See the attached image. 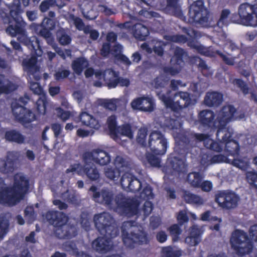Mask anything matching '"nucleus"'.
I'll return each mask as SVG.
<instances>
[{
  "mask_svg": "<svg viewBox=\"0 0 257 257\" xmlns=\"http://www.w3.org/2000/svg\"><path fill=\"white\" fill-rule=\"evenodd\" d=\"M230 14V11L228 9H223L222 10L220 16L217 22V25L219 28H223L229 24V16Z\"/></svg>",
  "mask_w": 257,
  "mask_h": 257,
  "instance_id": "nucleus-43",
  "label": "nucleus"
},
{
  "mask_svg": "<svg viewBox=\"0 0 257 257\" xmlns=\"http://www.w3.org/2000/svg\"><path fill=\"white\" fill-rule=\"evenodd\" d=\"M246 180L252 187L257 189V173L248 172L246 175Z\"/></svg>",
  "mask_w": 257,
  "mask_h": 257,
  "instance_id": "nucleus-59",
  "label": "nucleus"
},
{
  "mask_svg": "<svg viewBox=\"0 0 257 257\" xmlns=\"http://www.w3.org/2000/svg\"><path fill=\"white\" fill-rule=\"evenodd\" d=\"M37 58L35 56H32L28 59H24L22 62L24 70L27 71L28 73H31L33 71H36L37 69Z\"/></svg>",
  "mask_w": 257,
  "mask_h": 257,
  "instance_id": "nucleus-39",
  "label": "nucleus"
},
{
  "mask_svg": "<svg viewBox=\"0 0 257 257\" xmlns=\"http://www.w3.org/2000/svg\"><path fill=\"white\" fill-rule=\"evenodd\" d=\"M214 118L215 114L213 111L210 110H203L198 114L199 122L201 126L205 128L213 127L217 128Z\"/></svg>",
  "mask_w": 257,
  "mask_h": 257,
  "instance_id": "nucleus-21",
  "label": "nucleus"
},
{
  "mask_svg": "<svg viewBox=\"0 0 257 257\" xmlns=\"http://www.w3.org/2000/svg\"><path fill=\"white\" fill-rule=\"evenodd\" d=\"M111 45L109 43H104L100 50V54L103 57H107L111 53Z\"/></svg>",
  "mask_w": 257,
  "mask_h": 257,
  "instance_id": "nucleus-64",
  "label": "nucleus"
},
{
  "mask_svg": "<svg viewBox=\"0 0 257 257\" xmlns=\"http://www.w3.org/2000/svg\"><path fill=\"white\" fill-rule=\"evenodd\" d=\"M131 186L130 187V192L136 193L139 192L142 187L141 181L133 174L132 178Z\"/></svg>",
  "mask_w": 257,
  "mask_h": 257,
  "instance_id": "nucleus-50",
  "label": "nucleus"
},
{
  "mask_svg": "<svg viewBox=\"0 0 257 257\" xmlns=\"http://www.w3.org/2000/svg\"><path fill=\"white\" fill-rule=\"evenodd\" d=\"M92 192L93 200L109 208L115 206L126 215L132 216L139 212V203L137 200L126 198L122 194H118L114 196L113 192L108 189L104 188L100 191L97 187L92 185L89 189Z\"/></svg>",
  "mask_w": 257,
  "mask_h": 257,
  "instance_id": "nucleus-1",
  "label": "nucleus"
},
{
  "mask_svg": "<svg viewBox=\"0 0 257 257\" xmlns=\"http://www.w3.org/2000/svg\"><path fill=\"white\" fill-rule=\"evenodd\" d=\"M75 121L77 122H81L82 125L95 130H98L100 127L99 121L86 111L81 112Z\"/></svg>",
  "mask_w": 257,
  "mask_h": 257,
  "instance_id": "nucleus-23",
  "label": "nucleus"
},
{
  "mask_svg": "<svg viewBox=\"0 0 257 257\" xmlns=\"http://www.w3.org/2000/svg\"><path fill=\"white\" fill-rule=\"evenodd\" d=\"M167 231L169 232L173 242H177L180 240V236L182 233V230L178 224L171 225L167 228Z\"/></svg>",
  "mask_w": 257,
  "mask_h": 257,
  "instance_id": "nucleus-40",
  "label": "nucleus"
},
{
  "mask_svg": "<svg viewBox=\"0 0 257 257\" xmlns=\"http://www.w3.org/2000/svg\"><path fill=\"white\" fill-rule=\"evenodd\" d=\"M29 99V97L28 95H25L19 99V102L21 104L18 102L13 103L12 104V112L16 120L24 126L37 119L36 114L24 106Z\"/></svg>",
  "mask_w": 257,
  "mask_h": 257,
  "instance_id": "nucleus-8",
  "label": "nucleus"
},
{
  "mask_svg": "<svg viewBox=\"0 0 257 257\" xmlns=\"http://www.w3.org/2000/svg\"><path fill=\"white\" fill-rule=\"evenodd\" d=\"M255 5L245 3L241 4L238 10L239 23L246 26H257V18L255 17Z\"/></svg>",
  "mask_w": 257,
  "mask_h": 257,
  "instance_id": "nucleus-14",
  "label": "nucleus"
},
{
  "mask_svg": "<svg viewBox=\"0 0 257 257\" xmlns=\"http://www.w3.org/2000/svg\"><path fill=\"white\" fill-rule=\"evenodd\" d=\"M141 197L144 200H149L154 198L152 188L149 185H146L140 193Z\"/></svg>",
  "mask_w": 257,
  "mask_h": 257,
  "instance_id": "nucleus-52",
  "label": "nucleus"
},
{
  "mask_svg": "<svg viewBox=\"0 0 257 257\" xmlns=\"http://www.w3.org/2000/svg\"><path fill=\"white\" fill-rule=\"evenodd\" d=\"M57 37L60 44L65 46L69 44L71 42V37L66 34L65 31L62 29L57 31Z\"/></svg>",
  "mask_w": 257,
  "mask_h": 257,
  "instance_id": "nucleus-44",
  "label": "nucleus"
},
{
  "mask_svg": "<svg viewBox=\"0 0 257 257\" xmlns=\"http://www.w3.org/2000/svg\"><path fill=\"white\" fill-rule=\"evenodd\" d=\"M56 110L58 117L63 121H66L71 116H72V113L71 111L68 110H64L61 107H58Z\"/></svg>",
  "mask_w": 257,
  "mask_h": 257,
  "instance_id": "nucleus-54",
  "label": "nucleus"
},
{
  "mask_svg": "<svg viewBox=\"0 0 257 257\" xmlns=\"http://www.w3.org/2000/svg\"><path fill=\"white\" fill-rule=\"evenodd\" d=\"M203 178V175L200 172H192L188 174L186 181L191 186L199 188L200 183L202 181Z\"/></svg>",
  "mask_w": 257,
  "mask_h": 257,
  "instance_id": "nucleus-34",
  "label": "nucleus"
},
{
  "mask_svg": "<svg viewBox=\"0 0 257 257\" xmlns=\"http://www.w3.org/2000/svg\"><path fill=\"white\" fill-rule=\"evenodd\" d=\"M133 34L134 37L140 41H145L149 35L147 27L141 23H137L133 26Z\"/></svg>",
  "mask_w": 257,
  "mask_h": 257,
  "instance_id": "nucleus-29",
  "label": "nucleus"
},
{
  "mask_svg": "<svg viewBox=\"0 0 257 257\" xmlns=\"http://www.w3.org/2000/svg\"><path fill=\"white\" fill-rule=\"evenodd\" d=\"M104 175L111 180L117 181L120 177L121 171L116 167H107L104 169Z\"/></svg>",
  "mask_w": 257,
  "mask_h": 257,
  "instance_id": "nucleus-41",
  "label": "nucleus"
},
{
  "mask_svg": "<svg viewBox=\"0 0 257 257\" xmlns=\"http://www.w3.org/2000/svg\"><path fill=\"white\" fill-rule=\"evenodd\" d=\"M21 12L20 6L10 10L9 26L6 29V32L12 37L18 35L17 39L20 43L27 46L32 54L40 56L42 52L40 41L36 36L28 37L26 30V23L21 15Z\"/></svg>",
  "mask_w": 257,
  "mask_h": 257,
  "instance_id": "nucleus-2",
  "label": "nucleus"
},
{
  "mask_svg": "<svg viewBox=\"0 0 257 257\" xmlns=\"http://www.w3.org/2000/svg\"><path fill=\"white\" fill-rule=\"evenodd\" d=\"M106 123L109 133L111 135L117 136V130L118 126L117 125V117L113 114L107 117Z\"/></svg>",
  "mask_w": 257,
  "mask_h": 257,
  "instance_id": "nucleus-42",
  "label": "nucleus"
},
{
  "mask_svg": "<svg viewBox=\"0 0 257 257\" xmlns=\"http://www.w3.org/2000/svg\"><path fill=\"white\" fill-rule=\"evenodd\" d=\"M240 198L235 192L224 190L218 191L215 194V202L223 209L230 210L235 208Z\"/></svg>",
  "mask_w": 257,
  "mask_h": 257,
  "instance_id": "nucleus-12",
  "label": "nucleus"
},
{
  "mask_svg": "<svg viewBox=\"0 0 257 257\" xmlns=\"http://www.w3.org/2000/svg\"><path fill=\"white\" fill-rule=\"evenodd\" d=\"M0 185L4 187L1 188L0 199L4 200V203L14 206L23 200L29 192L30 181L24 175L17 173L14 176L13 186H7L5 181L0 180Z\"/></svg>",
  "mask_w": 257,
  "mask_h": 257,
  "instance_id": "nucleus-3",
  "label": "nucleus"
},
{
  "mask_svg": "<svg viewBox=\"0 0 257 257\" xmlns=\"http://www.w3.org/2000/svg\"><path fill=\"white\" fill-rule=\"evenodd\" d=\"M181 0H166V6L169 9L172 10L173 15L179 18L180 20L186 22L187 19L184 15L179 4Z\"/></svg>",
  "mask_w": 257,
  "mask_h": 257,
  "instance_id": "nucleus-28",
  "label": "nucleus"
},
{
  "mask_svg": "<svg viewBox=\"0 0 257 257\" xmlns=\"http://www.w3.org/2000/svg\"><path fill=\"white\" fill-rule=\"evenodd\" d=\"M209 12L202 0H197L190 6L188 22L190 24H204L208 21Z\"/></svg>",
  "mask_w": 257,
  "mask_h": 257,
  "instance_id": "nucleus-10",
  "label": "nucleus"
},
{
  "mask_svg": "<svg viewBox=\"0 0 257 257\" xmlns=\"http://www.w3.org/2000/svg\"><path fill=\"white\" fill-rule=\"evenodd\" d=\"M133 174L126 172L120 178V183L122 188L130 191Z\"/></svg>",
  "mask_w": 257,
  "mask_h": 257,
  "instance_id": "nucleus-46",
  "label": "nucleus"
},
{
  "mask_svg": "<svg viewBox=\"0 0 257 257\" xmlns=\"http://www.w3.org/2000/svg\"><path fill=\"white\" fill-rule=\"evenodd\" d=\"M158 95L166 107L170 108L174 111L182 110L194 104L191 94L188 92L178 91L175 94L173 99L161 93H158Z\"/></svg>",
  "mask_w": 257,
  "mask_h": 257,
  "instance_id": "nucleus-7",
  "label": "nucleus"
},
{
  "mask_svg": "<svg viewBox=\"0 0 257 257\" xmlns=\"http://www.w3.org/2000/svg\"><path fill=\"white\" fill-rule=\"evenodd\" d=\"M103 81L105 85L109 89L116 88L117 86L128 87L130 84L128 78L119 76V72L111 68L104 70Z\"/></svg>",
  "mask_w": 257,
  "mask_h": 257,
  "instance_id": "nucleus-15",
  "label": "nucleus"
},
{
  "mask_svg": "<svg viewBox=\"0 0 257 257\" xmlns=\"http://www.w3.org/2000/svg\"><path fill=\"white\" fill-rule=\"evenodd\" d=\"M40 25L43 27L53 30L55 28L56 23L53 19L45 17Z\"/></svg>",
  "mask_w": 257,
  "mask_h": 257,
  "instance_id": "nucleus-60",
  "label": "nucleus"
},
{
  "mask_svg": "<svg viewBox=\"0 0 257 257\" xmlns=\"http://www.w3.org/2000/svg\"><path fill=\"white\" fill-rule=\"evenodd\" d=\"M184 50L181 48H177L174 52V56L171 58V62L172 65L181 70L184 65L183 57Z\"/></svg>",
  "mask_w": 257,
  "mask_h": 257,
  "instance_id": "nucleus-32",
  "label": "nucleus"
},
{
  "mask_svg": "<svg viewBox=\"0 0 257 257\" xmlns=\"http://www.w3.org/2000/svg\"><path fill=\"white\" fill-rule=\"evenodd\" d=\"M48 104L47 99L45 95L39 96L35 103V112L37 115H44L46 112V107Z\"/></svg>",
  "mask_w": 257,
  "mask_h": 257,
  "instance_id": "nucleus-37",
  "label": "nucleus"
},
{
  "mask_svg": "<svg viewBox=\"0 0 257 257\" xmlns=\"http://www.w3.org/2000/svg\"><path fill=\"white\" fill-rule=\"evenodd\" d=\"M199 163L204 167L209 165L219 163L223 161V156L222 155H213L210 151H201L199 155Z\"/></svg>",
  "mask_w": 257,
  "mask_h": 257,
  "instance_id": "nucleus-20",
  "label": "nucleus"
},
{
  "mask_svg": "<svg viewBox=\"0 0 257 257\" xmlns=\"http://www.w3.org/2000/svg\"><path fill=\"white\" fill-rule=\"evenodd\" d=\"M84 164L81 166L79 172L84 175L91 181H96L99 179L100 174L98 169L94 163L89 161L83 160Z\"/></svg>",
  "mask_w": 257,
  "mask_h": 257,
  "instance_id": "nucleus-22",
  "label": "nucleus"
},
{
  "mask_svg": "<svg viewBox=\"0 0 257 257\" xmlns=\"http://www.w3.org/2000/svg\"><path fill=\"white\" fill-rule=\"evenodd\" d=\"M132 107L144 112H152L154 110L155 104L151 97L142 96L134 99L131 102Z\"/></svg>",
  "mask_w": 257,
  "mask_h": 257,
  "instance_id": "nucleus-18",
  "label": "nucleus"
},
{
  "mask_svg": "<svg viewBox=\"0 0 257 257\" xmlns=\"http://www.w3.org/2000/svg\"><path fill=\"white\" fill-rule=\"evenodd\" d=\"M182 198L187 203L197 206L202 205L205 202L201 196L185 190H183Z\"/></svg>",
  "mask_w": 257,
  "mask_h": 257,
  "instance_id": "nucleus-31",
  "label": "nucleus"
},
{
  "mask_svg": "<svg viewBox=\"0 0 257 257\" xmlns=\"http://www.w3.org/2000/svg\"><path fill=\"white\" fill-rule=\"evenodd\" d=\"M15 157L14 152H8L6 160H3L2 165H0V172L4 174L12 173L15 170V161L13 159Z\"/></svg>",
  "mask_w": 257,
  "mask_h": 257,
  "instance_id": "nucleus-25",
  "label": "nucleus"
},
{
  "mask_svg": "<svg viewBox=\"0 0 257 257\" xmlns=\"http://www.w3.org/2000/svg\"><path fill=\"white\" fill-rule=\"evenodd\" d=\"M82 159L85 161H93L101 166L106 165L111 161L110 156L107 152L96 149L91 152H86L82 155Z\"/></svg>",
  "mask_w": 257,
  "mask_h": 257,
  "instance_id": "nucleus-17",
  "label": "nucleus"
},
{
  "mask_svg": "<svg viewBox=\"0 0 257 257\" xmlns=\"http://www.w3.org/2000/svg\"><path fill=\"white\" fill-rule=\"evenodd\" d=\"M166 164L168 167L178 173H183L186 170L183 161L178 157L171 156L168 158Z\"/></svg>",
  "mask_w": 257,
  "mask_h": 257,
  "instance_id": "nucleus-27",
  "label": "nucleus"
},
{
  "mask_svg": "<svg viewBox=\"0 0 257 257\" xmlns=\"http://www.w3.org/2000/svg\"><path fill=\"white\" fill-rule=\"evenodd\" d=\"M61 248L71 255H76L78 254L79 249L77 248L76 242L74 240H67L62 244Z\"/></svg>",
  "mask_w": 257,
  "mask_h": 257,
  "instance_id": "nucleus-38",
  "label": "nucleus"
},
{
  "mask_svg": "<svg viewBox=\"0 0 257 257\" xmlns=\"http://www.w3.org/2000/svg\"><path fill=\"white\" fill-rule=\"evenodd\" d=\"M9 227V220L4 217H0V238H3L6 235Z\"/></svg>",
  "mask_w": 257,
  "mask_h": 257,
  "instance_id": "nucleus-49",
  "label": "nucleus"
},
{
  "mask_svg": "<svg viewBox=\"0 0 257 257\" xmlns=\"http://www.w3.org/2000/svg\"><path fill=\"white\" fill-rule=\"evenodd\" d=\"M148 147L153 153L159 156L164 155L167 151L168 142L161 132L154 131L150 135Z\"/></svg>",
  "mask_w": 257,
  "mask_h": 257,
  "instance_id": "nucleus-13",
  "label": "nucleus"
},
{
  "mask_svg": "<svg viewBox=\"0 0 257 257\" xmlns=\"http://www.w3.org/2000/svg\"><path fill=\"white\" fill-rule=\"evenodd\" d=\"M232 83L239 88L244 95L248 94L249 88L247 84L241 79H234Z\"/></svg>",
  "mask_w": 257,
  "mask_h": 257,
  "instance_id": "nucleus-47",
  "label": "nucleus"
},
{
  "mask_svg": "<svg viewBox=\"0 0 257 257\" xmlns=\"http://www.w3.org/2000/svg\"><path fill=\"white\" fill-rule=\"evenodd\" d=\"M30 28L40 37L44 38L48 44H52L54 42V38L50 30L43 27L39 24L33 23L31 25Z\"/></svg>",
  "mask_w": 257,
  "mask_h": 257,
  "instance_id": "nucleus-26",
  "label": "nucleus"
},
{
  "mask_svg": "<svg viewBox=\"0 0 257 257\" xmlns=\"http://www.w3.org/2000/svg\"><path fill=\"white\" fill-rule=\"evenodd\" d=\"M45 218L54 227L56 236L59 239H71L78 234L76 226L68 223L69 216L62 211L50 210L45 214Z\"/></svg>",
  "mask_w": 257,
  "mask_h": 257,
  "instance_id": "nucleus-4",
  "label": "nucleus"
},
{
  "mask_svg": "<svg viewBox=\"0 0 257 257\" xmlns=\"http://www.w3.org/2000/svg\"><path fill=\"white\" fill-rule=\"evenodd\" d=\"M30 88L35 94L40 95L43 92V88L39 82L30 81Z\"/></svg>",
  "mask_w": 257,
  "mask_h": 257,
  "instance_id": "nucleus-57",
  "label": "nucleus"
},
{
  "mask_svg": "<svg viewBox=\"0 0 257 257\" xmlns=\"http://www.w3.org/2000/svg\"><path fill=\"white\" fill-rule=\"evenodd\" d=\"M163 70L165 74L171 76H175L178 74L181 71L174 65L173 66L164 67Z\"/></svg>",
  "mask_w": 257,
  "mask_h": 257,
  "instance_id": "nucleus-63",
  "label": "nucleus"
},
{
  "mask_svg": "<svg viewBox=\"0 0 257 257\" xmlns=\"http://www.w3.org/2000/svg\"><path fill=\"white\" fill-rule=\"evenodd\" d=\"M102 105L104 108L111 111H115L117 108L116 101L115 99L104 100Z\"/></svg>",
  "mask_w": 257,
  "mask_h": 257,
  "instance_id": "nucleus-62",
  "label": "nucleus"
},
{
  "mask_svg": "<svg viewBox=\"0 0 257 257\" xmlns=\"http://www.w3.org/2000/svg\"><path fill=\"white\" fill-rule=\"evenodd\" d=\"M121 236L124 245L130 249H134L139 245L148 244L150 241L148 233L144 230L128 232L125 229L122 228Z\"/></svg>",
  "mask_w": 257,
  "mask_h": 257,
  "instance_id": "nucleus-9",
  "label": "nucleus"
},
{
  "mask_svg": "<svg viewBox=\"0 0 257 257\" xmlns=\"http://www.w3.org/2000/svg\"><path fill=\"white\" fill-rule=\"evenodd\" d=\"M88 66V63L84 57H80L74 60L71 64V67L74 72L80 75L82 73L85 68Z\"/></svg>",
  "mask_w": 257,
  "mask_h": 257,
  "instance_id": "nucleus-33",
  "label": "nucleus"
},
{
  "mask_svg": "<svg viewBox=\"0 0 257 257\" xmlns=\"http://www.w3.org/2000/svg\"><path fill=\"white\" fill-rule=\"evenodd\" d=\"M223 101V95L216 91L208 92L204 99V104L209 107H218Z\"/></svg>",
  "mask_w": 257,
  "mask_h": 257,
  "instance_id": "nucleus-24",
  "label": "nucleus"
},
{
  "mask_svg": "<svg viewBox=\"0 0 257 257\" xmlns=\"http://www.w3.org/2000/svg\"><path fill=\"white\" fill-rule=\"evenodd\" d=\"M179 123L178 120L171 118L166 119L165 122L166 127L170 130L178 129L179 125Z\"/></svg>",
  "mask_w": 257,
  "mask_h": 257,
  "instance_id": "nucleus-61",
  "label": "nucleus"
},
{
  "mask_svg": "<svg viewBox=\"0 0 257 257\" xmlns=\"http://www.w3.org/2000/svg\"><path fill=\"white\" fill-rule=\"evenodd\" d=\"M167 39L173 42L179 43H185L188 41V38L186 36L179 34L168 36Z\"/></svg>",
  "mask_w": 257,
  "mask_h": 257,
  "instance_id": "nucleus-55",
  "label": "nucleus"
},
{
  "mask_svg": "<svg viewBox=\"0 0 257 257\" xmlns=\"http://www.w3.org/2000/svg\"><path fill=\"white\" fill-rule=\"evenodd\" d=\"M110 238L106 236H98L93 240L91 243L92 249L100 254H105L112 248Z\"/></svg>",
  "mask_w": 257,
  "mask_h": 257,
  "instance_id": "nucleus-19",
  "label": "nucleus"
},
{
  "mask_svg": "<svg viewBox=\"0 0 257 257\" xmlns=\"http://www.w3.org/2000/svg\"><path fill=\"white\" fill-rule=\"evenodd\" d=\"M163 252L165 257H180L181 255L180 250H174L170 246H168L164 248Z\"/></svg>",
  "mask_w": 257,
  "mask_h": 257,
  "instance_id": "nucleus-56",
  "label": "nucleus"
},
{
  "mask_svg": "<svg viewBox=\"0 0 257 257\" xmlns=\"http://www.w3.org/2000/svg\"><path fill=\"white\" fill-rule=\"evenodd\" d=\"M236 112V109L234 106L230 104L223 106L219 110L215 119V124L217 128L216 134L217 139L219 140L220 135L222 131L231 130L229 127H227L226 125L233 119Z\"/></svg>",
  "mask_w": 257,
  "mask_h": 257,
  "instance_id": "nucleus-11",
  "label": "nucleus"
},
{
  "mask_svg": "<svg viewBox=\"0 0 257 257\" xmlns=\"http://www.w3.org/2000/svg\"><path fill=\"white\" fill-rule=\"evenodd\" d=\"M154 153H149L147 156L149 163L152 166L159 167L160 166L161 159Z\"/></svg>",
  "mask_w": 257,
  "mask_h": 257,
  "instance_id": "nucleus-53",
  "label": "nucleus"
},
{
  "mask_svg": "<svg viewBox=\"0 0 257 257\" xmlns=\"http://www.w3.org/2000/svg\"><path fill=\"white\" fill-rule=\"evenodd\" d=\"M117 135L126 137L130 139H132L134 138V133L131 124L124 123L119 125L118 130H117Z\"/></svg>",
  "mask_w": 257,
  "mask_h": 257,
  "instance_id": "nucleus-36",
  "label": "nucleus"
},
{
  "mask_svg": "<svg viewBox=\"0 0 257 257\" xmlns=\"http://www.w3.org/2000/svg\"><path fill=\"white\" fill-rule=\"evenodd\" d=\"M233 131L232 130H226L222 131L220 135V143L224 145L225 150L229 155L234 156L238 154L240 148L238 142L232 139Z\"/></svg>",
  "mask_w": 257,
  "mask_h": 257,
  "instance_id": "nucleus-16",
  "label": "nucleus"
},
{
  "mask_svg": "<svg viewBox=\"0 0 257 257\" xmlns=\"http://www.w3.org/2000/svg\"><path fill=\"white\" fill-rule=\"evenodd\" d=\"M148 130L147 127H141L138 131L136 139L138 144L145 147L147 146L146 138L148 135Z\"/></svg>",
  "mask_w": 257,
  "mask_h": 257,
  "instance_id": "nucleus-45",
  "label": "nucleus"
},
{
  "mask_svg": "<svg viewBox=\"0 0 257 257\" xmlns=\"http://www.w3.org/2000/svg\"><path fill=\"white\" fill-rule=\"evenodd\" d=\"M231 247L236 253L243 256L252 252L253 244L247 233L242 230L236 229L230 238Z\"/></svg>",
  "mask_w": 257,
  "mask_h": 257,
  "instance_id": "nucleus-6",
  "label": "nucleus"
},
{
  "mask_svg": "<svg viewBox=\"0 0 257 257\" xmlns=\"http://www.w3.org/2000/svg\"><path fill=\"white\" fill-rule=\"evenodd\" d=\"M93 221L100 234L110 238H114L119 235V230L113 224V217L109 213L103 212L95 214Z\"/></svg>",
  "mask_w": 257,
  "mask_h": 257,
  "instance_id": "nucleus-5",
  "label": "nucleus"
},
{
  "mask_svg": "<svg viewBox=\"0 0 257 257\" xmlns=\"http://www.w3.org/2000/svg\"><path fill=\"white\" fill-rule=\"evenodd\" d=\"M5 138L9 142L18 144H23L25 140V137L15 129L6 131L5 134Z\"/></svg>",
  "mask_w": 257,
  "mask_h": 257,
  "instance_id": "nucleus-30",
  "label": "nucleus"
},
{
  "mask_svg": "<svg viewBox=\"0 0 257 257\" xmlns=\"http://www.w3.org/2000/svg\"><path fill=\"white\" fill-rule=\"evenodd\" d=\"M71 72L68 69L63 68H59L54 74L55 79L57 81H61L69 77Z\"/></svg>",
  "mask_w": 257,
  "mask_h": 257,
  "instance_id": "nucleus-48",
  "label": "nucleus"
},
{
  "mask_svg": "<svg viewBox=\"0 0 257 257\" xmlns=\"http://www.w3.org/2000/svg\"><path fill=\"white\" fill-rule=\"evenodd\" d=\"M205 147L210 150L216 152H221L222 150V146L220 145V143L212 139L207 141V142L205 144Z\"/></svg>",
  "mask_w": 257,
  "mask_h": 257,
  "instance_id": "nucleus-51",
  "label": "nucleus"
},
{
  "mask_svg": "<svg viewBox=\"0 0 257 257\" xmlns=\"http://www.w3.org/2000/svg\"><path fill=\"white\" fill-rule=\"evenodd\" d=\"M30 88L35 94L40 95L43 92V88L39 82L30 81Z\"/></svg>",
  "mask_w": 257,
  "mask_h": 257,
  "instance_id": "nucleus-58",
  "label": "nucleus"
},
{
  "mask_svg": "<svg viewBox=\"0 0 257 257\" xmlns=\"http://www.w3.org/2000/svg\"><path fill=\"white\" fill-rule=\"evenodd\" d=\"M5 75L0 73V95L10 94L17 88L16 85L11 81H9L7 84H5Z\"/></svg>",
  "mask_w": 257,
  "mask_h": 257,
  "instance_id": "nucleus-35",
  "label": "nucleus"
}]
</instances>
